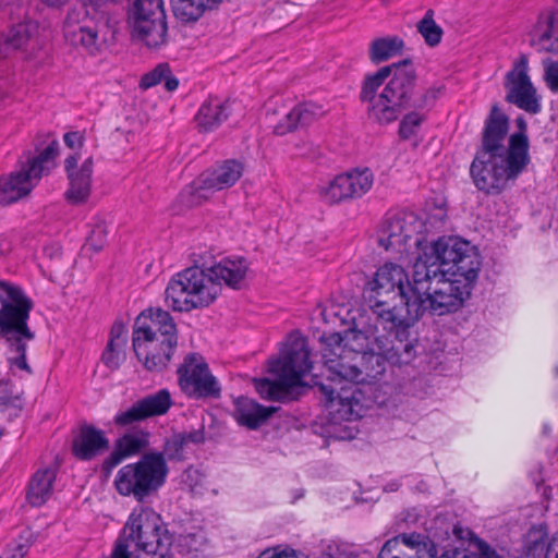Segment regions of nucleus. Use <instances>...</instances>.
Here are the masks:
<instances>
[{
	"label": "nucleus",
	"mask_w": 558,
	"mask_h": 558,
	"mask_svg": "<svg viewBox=\"0 0 558 558\" xmlns=\"http://www.w3.org/2000/svg\"><path fill=\"white\" fill-rule=\"evenodd\" d=\"M186 445L184 438L178 433L172 434L166 438L162 447V451L148 452L149 454H160L162 460L166 461H183L185 459Z\"/></svg>",
	"instance_id": "obj_41"
},
{
	"label": "nucleus",
	"mask_w": 558,
	"mask_h": 558,
	"mask_svg": "<svg viewBox=\"0 0 558 558\" xmlns=\"http://www.w3.org/2000/svg\"><path fill=\"white\" fill-rule=\"evenodd\" d=\"M64 143L69 148L81 147L83 145L84 137L80 132H68L63 136Z\"/></svg>",
	"instance_id": "obj_53"
},
{
	"label": "nucleus",
	"mask_w": 558,
	"mask_h": 558,
	"mask_svg": "<svg viewBox=\"0 0 558 558\" xmlns=\"http://www.w3.org/2000/svg\"><path fill=\"white\" fill-rule=\"evenodd\" d=\"M222 0H171L174 15L183 22L198 20L205 10L216 8Z\"/></svg>",
	"instance_id": "obj_32"
},
{
	"label": "nucleus",
	"mask_w": 558,
	"mask_h": 558,
	"mask_svg": "<svg viewBox=\"0 0 558 558\" xmlns=\"http://www.w3.org/2000/svg\"><path fill=\"white\" fill-rule=\"evenodd\" d=\"M363 348L361 342L351 344L347 352L324 353L327 383L313 375V386L324 396L325 407L335 421L361 418L375 402L373 396L360 387L359 351Z\"/></svg>",
	"instance_id": "obj_2"
},
{
	"label": "nucleus",
	"mask_w": 558,
	"mask_h": 558,
	"mask_svg": "<svg viewBox=\"0 0 558 558\" xmlns=\"http://www.w3.org/2000/svg\"><path fill=\"white\" fill-rule=\"evenodd\" d=\"M86 14L89 17L83 25L65 34L74 46H80L90 56L101 54L108 47V36L112 35L111 3L87 0Z\"/></svg>",
	"instance_id": "obj_13"
},
{
	"label": "nucleus",
	"mask_w": 558,
	"mask_h": 558,
	"mask_svg": "<svg viewBox=\"0 0 558 558\" xmlns=\"http://www.w3.org/2000/svg\"><path fill=\"white\" fill-rule=\"evenodd\" d=\"M414 290L413 304L418 306L417 322L428 312L433 316H444L459 311L475 281L462 277H452L439 271L436 266L422 263L413 264Z\"/></svg>",
	"instance_id": "obj_6"
},
{
	"label": "nucleus",
	"mask_w": 558,
	"mask_h": 558,
	"mask_svg": "<svg viewBox=\"0 0 558 558\" xmlns=\"http://www.w3.org/2000/svg\"><path fill=\"white\" fill-rule=\"evenodd\" d=\"M168 473L167 461L160 454L147 452L137 462L126 464L118 471L114 487L120 495L145 502L157 495L166 483Z\"/></svg>",
	"instance_id": "obj_11"
},
{
	"label": "nucleus",
	"mask_w": 558,
	"mask_h": 558,
	"mask_svg": "<svg viewBox=\"0 0 558 558\" xmlns=\"http://www.w3.org/2000/svg\"><path fill=\"white\" fill-rule=\"evenodd\" d=\"M150 434L144 429L125 433L118 438L110 456L105 460L104 466L108 470L117 466L122 460L135 456L149 445Z\"/></svg>",
	"instance_id": "obj_25"
},
{
	"label": "nucleus",
	"mask_w": 558,
	"mask_h": 558,
	"mask_svg": "<svg viewBox=\"0 0 558 558\" xmlns=\"http://www.w3.org/2000/svg\"><path fill=\"white\" fill-rule=\"evenodd\" d=\"M0 335L8 343V363L11 368L16 367L32 375L26 348L35 338L27 324L34 303L21 287L4 280H0Z\"/></svg>",
	"instance_id": "obj_8"
},
{
	"label": "nucleus",
	"mask_w": 558,
	"mask_h": 558,
	"mask_svg": "<svg viewBox=\"0 0 558 558\" xmlns=\"http://www.w3.org/2000/svg\"><path fill=\"white\" fill-rule=\"evenodd\" d=\"M133 35L149 48L166 44L167 22L162 0H133L129 8Z\"/></svg>",
	"instance_id": "obj_14"
},
{
	"label": "nucleus",
	"mask_w": 558,
	"mask_h": 558,
	"mask_svg": "<svg viewBox=\"0 0 558 558\" xmlns=\"http://www.w3.org/2000/svg\"><path fill=\"white\" fill-rule=\"evenodd\" d=\"M416 78L410 59L383 66L368 75L360 98L369 104V118L387 124L395 121L403 109L412 108Z\"/></svg>",
	"instance_id": "obj_5"
},
{
	"label": "nucleus",
	"mask_w": 558,
	"mask_h": 558,
	"mask_svg": "<svg viewBox=\"0 0 558 558\" xmlns=\"http://www.w3.org/2000/svg\"><path fill=\"white\" fill-rule=\"evenodd\" d=\"M531 45L538 51L558 53V25L551 12H542L530 33Z\"/></svg>",
	"instance_id": "obj_27"
},
{
	"label": "nucleus",
	"mask_w": 558,
	"mask_h": 558,
	"mask_svg": "<svg viewBox=\"0 0 558 558\" xmlns=\"http://www.w3.org/2000/svg\"><path fill=\"white\" fill-rule=\"evenodd\" d=\"M191 473H192V471H191V470H190V471H187V476H189V477L191 476ZM193 473H195V474H196V473H197V470H194V471H193Z\"/></svg>",
	"instance_id": "obj_59"
},
{
	"label": "nucleus",
	"mask_w": 558,
	"mask_h": 558,
	"mask_svg": "<svg viewBox=\"0 0 558 558\" xmlns=\"http://www.w3.org/2000/svg\"><path fill=\"white\" fill-rule=\"evenodd\" d=\"M40 1L44 2L45 4H47L48 7L60 8V7L64 5L69 0H40Z\"/></svg>",
	"instance_id": "obj_56"
},
{
	"label": "nucleus",
	"mask_w": 558,
	"mask_h": 558,
	"mask_svg": "<svg viewBox=\"0 0 558 558\" xmlns=\"http://www.w3.org/2000/svg\"><path fill=\"white\" fill-rule=\"evenodd\" d=\"M310 354L306 339L293 338L281 357L269 361L268 371L275 380L263 378L256 381L260 397L282 402L295 399L293 390L303 385L302 378L313 367Z\"/></svg>",
	"instance_id": "obj_9"
},
{
	"label": "nucleus",
	"mask_w": 558,
	"mask_h": 558,
	"mask_svg": "<svg viewBox=\"0 0 558 558\" xmlns=\"http://www.w3.org/2000/svg\"><path fill=\"white\" fill-rule=\"evenodd\" d=\"M413 288L414 277L410 280L401 265L385 263L364 283L362 296L377 323L408 326L417 322L420 308L413 304Z\"/></svg>",
	"instance_id": "obj_4"
},
{
	"label": "nucleus",
	"mask_w": 558,
	"mask_h": 558,
	"mask_svg": "<svg viewBox=\"0 0 558 558\" xmlns=\"http://www.w3.org/2000/svg\"><path fill=\"white\" fill-rule=\"evenodd\" d=\"M278 410L275 407H264L247 397L234 400L233 417L239 425L248 429L259 428Z\"/></svg>",
	"instance_id": "obj_26"
},
{
	"label": "nucleus",
	"mask_w": 558,
	"mask_h": 558,
	"mask_svg": "<svg viewBox=\"0 0 558 558\" xmlns=\"http://www.w3.org/2000/svg\"><path fill=\"white\" fill-rule=\"evenodd\" d=\"M364 343L362 351H359V371L361 376L359 377L360 387L365 389L369 396H372V385L379 381L389 364L388 359L381 350H377L374 345V338H372V331L367 330V340H361L360 343Z\"/></svg>",
	"instance_id": "obj_21"
},
{
	"label": "nucleus",
	"mask_w": 558,
	"mask_h": 558,
	"mask_svg": "<svg viewBox=\"0 0 558 558\" xmlns=\"http://www.w3.org/2000/svg\"><path fill=\"white\" fill-rule=\"evenodd\" d=\"M545 80L550 90L558 93V62H549L546 65Z\"/></svg>",
	"instance_id": "obj_52"
},
{
	"label": "nucleus",
	"mask_w": 558,
	"mask_h": 558,
	"mask_svg": "<svg viewBox=\"0 0 558 558\" xmlns=\"http://www.w3.org/2000/svg\"><path fill=\"white\" fill-rule=\"evenodd\" d=\"M107 233L108 231L105 222L96 223L86 240L85 248L93 252L101 251L107 241Z\"/></svg>",
	"instance_id": "obj_43"
},
{
	"label": "nucleus",
	"mask_w": 558,
	"mask_h": 558,
	"mask_svg": "<svg viewBox=\"0 0 558 558\" xmlns=\"http://www.w3.org/2000/svg\"><path fill=\"white\" fill-rule=\"evenodd\" d=\"M452 533L458 539L464 538V533H469V531H464L461 526H458L456 524H452Z\"/></svg>",
	"instance_id": "obj_57"
},
{
	"label": "nucleus",
	"mask_w": 558,
	"mask_h": 558,
	"mask_svg": "<svg viewBox=\"0 0 558 558\" xmlns=\"http://www.w3.org/2000/svg\"><path fill=\"white\" fill-rule=\"evenodd\" d=\"M141 409L146 418L163 415L172 405L171 395L167 389L149 395L138 400Z\"/></svg>",
	"instance_id": "obj_36"
},
{
	"label": "nucleus",
	"mask_w": 558,
	"mask_h": 558,
	"mask_svg": "<svg viewBox=\"0 0 558 558\" xmlns=\"http://www.w3.org/2000/svg\"><path fill=\"white\" fill-rule=\"evenodd\" d=\"M320 114V108L315 104L305 102L298 105L284 117L283 121L275 126L274 132L280 136L284 135L299 128L312 124Z\"/></svg>",
	"instance_id": "obj_29"
},
{
	"label": "nucleus",
	"mask_w": 558,
	"mask_h": 558,
	"mask_svg": "<svg viewBox=\"0 0 558 558\" xmlns=\"http://www.w3.org/2000/svg\"><path fill=\"white\" fill-rule=\"evenodd\" d=\"M417 32L424 38L429 47H436L442 38V28L436 24L434 20V11L432 9L425 12V15L416 24Z\"/></svg>",
	"instance_id": "obj_39"
},
{
	"label": "nucleus",
	"mask_w": 558,
	"mask_h": 558,
	"mask_svg": "<svg viewBox=\"0 0 558 558\" xmlns=\"http://www.w3.org/2000/svg\"><path fill=\"white\" fill-rule=\"evenodd\" d=\"M414 263L436 266L452 277L476 281L481 257L475 246L459 236H441L433 242Z\"/></svg>",
	"instance_id": "obj_10"
},
{
	"label": "nucleus",
	"mask_w": 558,
	"mask_h": 558,
	"mask_svg": "<svg viewBox=\"0 0 558 558\" xmlns=\"http://www.w3.org/2000/svg\"><path fill=\"white\" fill-rule=\"evenodd\" d=\"M345 175L349 180V189L352 199L362 197L373 186L374 173L369 168H356L345 172Z\"/></svg>",
	"instance_id": "obj_37"
},
{
	"label": "nucleus",
	"mask_w": 558,
	"mask_h": 558,
	"mask_svg": "<svg viewBox=\"0 0 558 558\" xmlns=\"http://www.w3.org/2000/svg\"><path fill=\"white\" fill-rule=\"evenodd\" d=\"M250 268L244 257H226L211 266L194 265L172 277L166 288V303L177 312L209 306L219 295L221 283L233 290L245 286Z\"/></svg>",
	"instance_id": "obj_1"
},
{
	"label": "nucleus",
	"mask_w": 558,
	"mask_h": 558,
	"mask_svg": "<svg viewBox=\"0 0 558 558\" xmlns=\"http://www.w3.org/2000/svg\"><path fill=\"white\" fill-rule=\"evenodd\" d=\"M509 130V119L497 105L492 106L482 132L481 148L477 150L470 174L477 190L485 194H499L510 180H515L526 168L517 158L512 162L504 141Z\"/></svg>",
	"instance_id": "obj_3"
},
{
	"label": "nucleus",
	"mask_w": 558,
	"mask_h": 558,
	"mask_svg": "<svg viewBox=\"0 0 558 558\" xmlns=\"http://www.w3.org/2000/svg\"><path fill=\"white\" fill-rule=\"evenodd\" d=\"M181 437L184 438V442L186 447H189L190 444L193 445H201L205 441V427L202 425L197 429H193L190 432H181L178 433Z\"/></svg>",
	"instance_id": "obj_51"
},
{
	"label": "nucleus",
	"mask_w": 558,
	"mask_h": 558,
	"mask_svg": "<svg viewBox=\"0 0 558 558\" xmlns=\"http://www.w3.org/2000/svg\"><path fill=\"white\" fill-rule=\"evenodd\" d=\"M122 348L123 347L110 345V343H107V347L102 352L101 360L104 364L110 369H117L120 366L122 359Z\"/></svg>",
	"instance_id": "obj_48"
},
{
	"label": "nucleus",
	"mask_w": 558,
	"mask_h": 558,
	"mask_svg": "<svg viewBox=\"0 0 558 558\" xmlns=\"http://www.w3.org/2000/svg\"><path fill=\"white\" fill-rule=\"evenodd\" d=\"M409 534H400L388 539L381 547L377 558H411L405 555L403 537Z\"/></svg>",
	"instance_id": "obj_42"
},
{
	"label": "nucleus",
	"mask_w": 558,
	"mask_h": 558,
	"mask_svg": "<svg viewBox=\"0 0 558 558\" xmlns=\"http://www.w3.org/2000/svg\"><path fill=\"white\" fill-rule=\"evenodd\" d=\"M396 325L388 326L385 323H377L372 331L374 345L381 350L391 365L409 364L415 356V344L409 340V329L414 326Z\"/></svg>",
	"instance_id": "obj_16"
},
{
	"label": "nucleus",
	"mask_w": 558,
	"mask_h": 558,
	"mask_svg": "<svg viewBox=\"0 0 558 558\" xmlns=\"http://www.w3.org/2000/svg\"><path fill=\"white\" fill-rule=\"evenodd\" d=\"M170 72V66L168 63L158 64L153 71L146 73L141 80V87L149 88L159 83H161L165 78V75H168Z\"/></svg>",
	"instance_id": "obj_47"
},
{
	"label": "nucleus",
	"mask_w": 558,
	"mask_h": 558,
	"mask_svg": "<svg viewBox=\"0 0 558 558\" xmlns=\"http://www.w3.org/2000/svg\"><path fill=\"white\" fill-rule=\"evenodd\" d=\"M349 187V180L347 179L345 173H342L330 181L328 186L322 190L320 194L326 203L337 204L352 199Z\"/></svg>",
	"instance_id": "obj_38"
},
{
	"label": "nucleus",
	"mask_w": 558,
	"mask_h": 558,
	"mask_svg": "<svg viewBox=\"0 0 558 558\" xmlns=\"http://www.w3.org/2000/svg\"><path fill=\"white\" fill-rule=\"evenodd\" d=\"M230 112L229 101L209 98L201 106L195 116L198 130L201 132L215 131L229 118Z\"/></svg>",
	"instance_id": "obj_28"
},
{
	"label": "nucleus",
	"mask_w": 558,
	"mask_h": 558,
	"mask_svg": "<svg viewBox=\"0 0 558 558\" xmlns=\"http://www.w3.org/2000/svg\"><path fill=\"white\" fill-rule=\"evenodd\" d=\"M21 398L20 393H14L10 381L0 378V404L4 407H16V401Z\"/></svg>",
	"instance_id": "obj_49"
},
{
	"label": "nucleus",
	"mask_w": 558,
	"mask_h": 558,
	"mask_svg": "<svg viewBox=\"0 0 558 558\" xmlns=\"http://www.w3.org/2000/svg\"><path fill=\"white\" fill-rule=\"evenodd\" d=\"M146 420L138 401H136L130 409L119 412L113 422L117 426H128L141 421Z\"/></svg>",
	"instance_id": "obj_44"
},
{
	"label": "nucleus",
	"mask_w": 558,
	"mask_h": 558,
	"mask_svg": "<svg viewBox=\"0 0 558 558\" xmlns=\"http://www.w3.org/2000/svg\"><path fill=\"white\" fill-rule=\"evenodd\" d=\"M173 535L161 515L149 507L130 514L112 551V558H169Z\"/></svg>",
	"instance_id": "obj_7"
},
{
	"label": "nucleus",
	"mask_w": 558,
	"mask_h": 558,
	"mask_svg": "<svg viewBox=\"0 0 558 558\" xmlns=\"http://www.w3.org/2000/svg\"><path fill=\"white\" fill-rule=\"evenodd\" d=\"M244 166L235 159H228L218 163L211 170H207L201 174L197 182L194 183V192H190L191 199H183L189 206L198 205L201 198L206 197L205 191H221L234 185L242 177ZM187 191L181 193V197L185 198Z\"/></svg>",
	"instance_id": "obj_17"
},
{
	"label": "nucleus",
	"mask_w": 558,
	"mask_h": 558,
	"mask_svg": "<svg viewBox=\"0 0 558 558\" xmlns=\"http://www.w3.org/2000/svg\"><path fill=\"white\" fill-rule=\"evenodd\" d=\"M442 89L444 86H433L427 88L420 97L413 98L412 108L418 110L432 107L442 93Z\"/></svg>",
	"instance_id": "obj_46"
},
{
	"label": "nucleus",
	"mask_w": 558,
	"mask_h": 558,
	"mask_svg": "<svg viewBox=\"0 0 558 558\" xmlns=\"http://www.w3.org/2000/svg\"><path fill=\"white\" fill-rule=\"evenodd\" d=\"M125 333H126L125 325L122 322H116L111 327L110 339H109L108 343H110V345L124 347Z\"/></svg>",
	"instance_id": "obj_50"
},
{
	"label": "nucleus",
	"mask_w": 558,
	"mask_h": 558,
	"mask_svg": "<svg viewBox=\"0 0 558 558\" xmlns=\"http://www.w3.org/2000/svg\"><path fill=\"white\" fill-rule=\"evenodd\" d=\"M326 558H359V555L349 548H336L333 553H330Z\"/></svg>",
	"instance_id": "obj_54"
},
{
	"label": "nucleus",
	"mask_w": 558,
	"mask_h": 558,
	"mask_svg": "<svg viewBox=\"0 0 558 558\" xmlns=\"http://www.w3.org/2000/svg\"><path fill=\"white\" fill-rule=\"evenodd\" d=\"M423 121V114L418 113L417 111L409 112L400 122L399 135L403 140L410 138L415 133L416 128H418Z\"/></svg>",
	"instance_id": "obj_45"
},
{
	"label": "nucleus",
	"mask_w": 558,
	"mask_h": 558,
	"mask_svg": "<svg viewBox=\"0 0 558 558\" xmlns=\"http://www.w3.org/2000/svg\"><path fill=\"white\" fill-rule=\"evenodd\" d=\"M109 448V440L101 429L83 424L73 439V454L80 460H92Z\"/></svg>",
	"instance_id": "obj_24"
},
{
	"label": "nucleus",
	"mask_w": 558,
	"mask_h": 558,
	"mask_svg": "<svg viewBox=\"0 0 558 558\" xmlns=\"http://www.w3.org/2000/svg\"><path fill=\"white\" fill-rule=\"evenodd\" d=\"M178 385L190 399H217L221 387L208 364L198 353H189L177 369Z\"/></svg>",
	"instance_id": "obj_15"
},
{
	"label": "nucleus",
	"mask_w": 558,
	"mask_h": 558,
	"mask_svg": "<svg viewBox=\"0 0 558 558\" xmlns=\"http://www.w3.org/2000/svg\"><path fill=\"white\" fill-rule=\"evenodd\" d=\"M526 554L532 558H558V532L549 542L543 536L532 538L530 535Z\"/></svg>",
	"instance_id": "obj_40"
},
{
	"label": "nucleus",
	"mask_w": 558,
	"mask_h": 558,
	"mask_svg": "<svg viewBox=\"0 0 558 558\" xmlns=\"http://www.w3.org/2000/svg\"><path fill=\"white\" fill-rule=\"evenodd\" d=\"M515 124L518 126V131L510 135L509 145L507 151L511 154V159L513 163H517V158L524 163H530V155H529V137L526 135L527 124L523 117H518L515 119Z\"/></svg>",
	"instance_id": "obj_34"
},
{
	"label": "nucleus",
	"mask_w": 558,
	"mask_h": 558,
	"mask_svg": "<svg viewBox=\"0 0 558 558\" xmlns=\"http://www.w3.org/2000/svg\"><path fill=\"white\" fill-rule=\"evenodd\" d=\"M93 166L92 157H88L80 168H77V157L75 155H71L65 159L64 167L70 185L65 192V197L71 204H83L89 197Z\"/></svg>",
	"instance_id": "obj_22"
},
{
	"label": "nucleus",
	"mask_w": 558,
	"mask_h": 558,
	"mask_svg": "<svg viewBox=\"0 0 558 558\" xmlns=\"http://www.w3.org/2000/svg\"><path fill=\"white\" fill-rule=\"evenodd\" d=\"M527 57L521 54L514 62L513 69L506 75L505 87L507 88L506 101L515 105L518 108L536 114L541 111V104L527 75Z\"/></svg>",
	"instance_id": "obj_18"
},
{
	"label": "nucleus",
	"mask_w": 558,
	"mask_h": 558,
	"mask_svg": "<svg viewBox=\"0 0 558 558\" xmlns=\"http://www.w3.org/2000/svg\"><path fill=\"white\" fill-rule=\"evenodd\" d=\"M404 47L403 40L398 36L377 38L369 46V59L380 63L400 53Z\"/></svg>",
	"instance_id": "obj_35"
},
{
	"label": "nucleus",
	"mask_w": 558,
	"mask_h": 558,
	"mask_svg": "<svg viewBox=\"0 0 558 558\" xmlns=\"http://www.w3.org/2000/svg\"><path fill=\"white\" fill-rule=\"evenodd\" d=\"M163 82L165 87L168 92H173L179 86V81L177 77L172 75L171 71L168 73V75H165Z\"/></svg>",
	"instance_id": "obj_55"
},
{
	"label": "nucleus",
	"mask_w": 558,
	"mask_h": 558,
	"mask_svg": "<svg viewBox=\"0 0 558 558\" xmlns=\"http://www.w3.org/2000/svg\"><path fill=\"white\" fill-rule=\"evenodd\" d=\"M154 320V326L161 328L160 351L151 350V355L145 356L144 367L149 372H161L167 367L178 345L177 326L171 315L161 308H149L145 311Z\"/></svg>",
	"instance_id": "obj_19"
},
{
	"label": "nucleus",
	"mask_w": 558,
	"mask_h": 558,
	"mask_svg": "<svg viewBox=\"0 0 558 558\" xmlns=\"http://www.w3.org/2000/svg\"><path fill=\"white\" fill-rule=\"evenodd\" d=\"M161 328L154 326V320L148 317L146 312H143L135 322L133 331V349L135 355L140 361L143 355H151V350L155 352L160 351Z\"/></svg>",
	"instance_id": "obj_23"
},
{
	"label": "nucleus",
	"mask_w": 558,
	"mask_h": 558,
	"mask_svg": "<svg viewBox=\"0 0 558 558\" xmlns=\"http://www.w3.org/2000/svg\"><path fill=\"white\" fill-rule=\"evenodd\" d=\"M361 340H367V331L352 329L345 332V336L342 337L339 332H332L329 335H324L320 337V341L324 347L322 349V356L324 357V353L327 352H347L351 344H357Z\"/></svg>",
	"instance_id": "obj_33"
},
{
	"label": "nucleus",
	"mask_w": 558,
	"mask_h": 558,
	"mask_svg": "<svg viewBox=\"0 0 558 558\" xmlns=\"http://www.w3.org/2000/svg\"><path fill=\"white\" fill-rule=\"evenodd\" d=\"M36 31L37 26L32 22L13 25L0 37V60L7 58L11 51L22 49Z\"/></svg>",
	"instance_id": "obj_31"
},
{
	"label": "nucleus",
	"mask_w": 558,
	"mask_h": 558,
	"mask_svg": "<svg viewBox=\"0 0 558 558\" xmlns=\"http://www.w3.org/2000/svg\"><path fill=\"white\" fill-rule=\"evenodd\" d=\"M59 143L53 140L37 156L27 158L20 171L0 177V203L3 206L28 195L40 178L54 167Z\"/></svg>",
	"instance_id": "obj_12"
},
{
	"label": "nucleus",
	"mask_w": 558,
	"mask_h": 558,
	"mask_svg": "<svg viewBox=\"0 0 558 558\" xmlns=\"http://www.w3.org/2000/svg\"><path fill=\"white\" fill-rule=\"evenodd\" d=\"M403 542H404L405 555L411 557V558H416L415 553L410 550V547H411L410 544H405V539L404 538H403Z\"/></svg>",
	"instance_id": "obj_58"
},
{
	"label": "nucleus",
	"mask_w": 558,
	"mask_h": 558,
	"mask_svg": "<svg viewBox=\"0 0 558 558\" xmlns=\"http://www.w3.org/2000/svg\"><path fill=\"white\" fill-rule=\"evenodd\" d=\"M416 232V218L413 214L387 215L377 229V243L385 251L401 252Z\"/></svg>",
	"instance_id": "obj_20"
},
{
	"label": "nucleus",
	"mask_w": 558,
	"mask_h": 558,
	"mask_svg": "<svg viewBox=\"0 0 558 558\" xmlns=\"http://www.w3.org/2000/svg\"><path fill=\"white\" fill-rule=\"evenodd\" d=\"M56 476L57 469L51 466L40 469L32 476L26 497L33 507H40L50 498Z\"/></svg>",
	"instance_id": "obj_30"
}]
</instances>
